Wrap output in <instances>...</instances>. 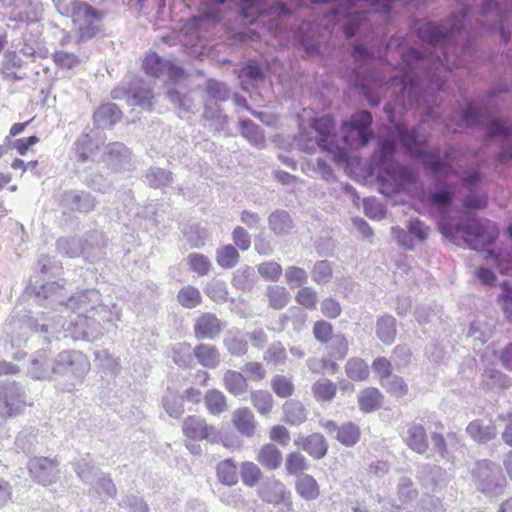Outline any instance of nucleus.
<instances>
[{
    "instance_id": "1",
    "label": "nucleus",
    "mask_w": 512,
    "mask_h": 512,
    "mask_svg": "<svg viewBox=\"0 0 512 512\" xmlns=\"http://www.w3.org/2000/svg\"><path fill=\"white\" fill-rule=\"evenodd\" d=\"M439 230L451 241L457 243L463 240L474 250H483L493 244L499 234L498 228L492 221L470 217H462L455 226L442 220L439 223Z\"/></svg>"
},
{
    "instance_id": "2",
    "label": "nucleus",
    "mask_w": 512,
    "mask_h": 512,
    "mask_svg": "<svg viewBox=\"0 0 512 512\" xmlns=\"http://www.w3.org/2000/svg\"><path fill=\"white\" fill-rule=\"evenodd\" d=\"M396 144L393 140H384L380 143L376 157L379 160L378 181L380 191L385 195L398 193L407 185L415 182V174L409 168L394 161Z\"/></svg>"
},
{
    "instance_id": "3",
    "label": "nucleus",
    "mask_w": 512,
    "mask_h": 512,
    "mask_svg": "<svg viewBox=\"0 0 512 512\" xmlns=\"http://www.w3.org/2000/svg\"><path fill=\"white\" fill-rule=\"evenodd\" d=\"M399 140L402 146L405 148L406 153L412 157H422L423 164L427 170L434 177H444L451 173V164L449 160H454L450 154H447L443 160L438 155L433 153H425L424 146L426 141L421 140L417 132L413 130H407L402 125L396 126Z\"/></svg>"
},
{
    "instance_id": "4",
    "label": "nucleus",
    "mask_w": 512,
    "mask_h": 512,
    "mask_svg": "<svg viewBox=\"0 0 512 512\" xmlns=\"http://www.w3.org/2000/svg\"><path fill=\"white\" fill-rule=\"evenodd\" d=\"M371 123L372 115L367 111L356 112L349 122H344L341 130L345 145L351 148L366 146L373 136Z\"/></svg>"
},
{
    "instance_id": "5",
    "label": "nucleus",
    "mask_w": 512,
    "mask_h": 512,
    "mask_svg": "<svg viewBox=\"0 0 512 512\" xmlns=\"http://www.w3.org/2000/svg\"><path fill=\"white\" fill-rule=\"evenodd\" d=\"M312 128L317 132V145L324 151L331 153L332 160L335 163L342 164L347 161V151L345 148L334 147L335 140V122L331 116H323L315 118L311 124Z\"/></svg>"
},
{
    "instance_id": "6",
    "label": "nucleus",
    "mask_w": 512,
    "mask_h": 512,
    "mask_svg": "<svg viewBox=\"0 0 512 512\" xmlns=\"http://www.w3.org/2000/svg\"><path fill=\"white\" fill-rule=\"evenodd\" d=\"M103 17V13L85 2L76 4L73 14V23L78 26V33L82 39H90L99 31L96 25Z\"/></svg>"
},
{
    "instance_id": "7",
    "label": "nucleus",
    "mask_w": 512,
    "mask_h": 512,
    "mask_svg": "<svg viewBox=\"0 0 512 512\" xmlns=\"http://www.w3.org/2000/svg\"><path fill=\"white\" fill-rule=\"evenodd\" d=\"M89 369L87 357L78 351H62L57 355L53 364V372L56 374H70L82 377Z\"/></svg>"
},
{
    "instance_id": "8",
    "label": "nucleus",
    "mask_w": 512,
    "mask_h": 512,
    "mask_svg": "<svg viewBox=\"0 0 512 512\" xmlns=\"http://www.w3.org/2000/svg\"><path fill=\"white\" fill-rule=\"evenodd\" d=\"M28 470L34 481L49 486L55 483L58 477V461L56 458L33 457L28 462Z\"/></svg>"
},
{
    "instance_id": "9",
    "label": "nucleus",
    "mask_w": 512,
    "mask_h": 512,
    "mask_svg": "<svg viewBox=\"0 0 512 512\" xmlns=\"http://www.w3.org/2000/svg\"><path fill=\"white\" fill-rule=\"evenodd\" d=\"M0 401L4 404L8 417L22 413L26 406L23 392L14 381L0 382Z\"/></svg>"
},
{
    "instance_id": "10",
    "label": "nucleus",
    "mask_w": 512,
    "mask_h": 512,
    "mask_svg": "<svg viewBox=\"0 0 512 512\" xmlns=\"http://www.w3.org/2000/svg\"><path fill=\"white\" fill-rule=\"evenodd\" d=\"M276 14L278 16L288 14L284 4L269 5L265 0H244L241 5V15L251 23L258 17Z\"/></svg>"
},
{
    "instance_id": "11",
    "label": "nucleus",
    "mask_w": 512,
    "mask_h": 512,
    "mask_svg": "<svg viewBox=\"0 0 512 512\" xmlns=\"http://www.w3.org/2000/svg\"><path fill=\"white\" fill-rule=\"evenodd\" d=\"M320 425L328 433H335L336 440L347 447L354 446L361 436L360 428L351 421L345 422L339 426L333 420H326L321 421Z\"/></svg>"
},
{
    "instance_id": "12",
    "label": "nucleus",
    "mask_w": 512,
    "mask_h": 512,
    "mask_svg": "<svg viewBox=\"0 0 512 512\" xmlns=\"http://www.w3.org/2000/svg\"><path fill=\"white\" fill-rule=\"evenodd\" d=\"M183 434L191 440L215 441L217 436L213 426L207 425L206 421L198 416H187L182 424Z\"/></svg>"
},
{
    "instance_id": "13",
    "label": "nucleus",
    "mask_w": 512,
    "mask_h": 512,
    "mask_svg": "<svg viewBox=\"0 0 512 512\" xmlns=\"http://www.w3.org/2000/svg\"><path fill=\"white\" fill-rule=\"evenodd\" d=\"M294 443L314 459L323 458L328 451L327 441L321 433L299 436Z\"/></svg>"
},
{
    "instance_id": "14",
    "label": "nucleus",
    "mask_w": 512,
    "mask_h": 512,
    "mask_svg": "<svg viewBox=\"0 0 512 512\" xmlns=\"http://www.w3.org/2000/svg\"><path fill=\"white\" fill-rule=\"evenodd\" d=\"M406 445L418 454H424L429 448L428 435L423 425L411 423L403 437Z\"/></svg>"
},
{
    "instance_id": "15",
    "label": "nucleus",
    "mask_w": 512,
    "mask_h": 512,
    "mask_svg": "<svg viewBox=\"0 0 512 512\" xmlns=\"http://www.w3.org/2000/svg\"><path fill=\"white\" fill-rule=\"evenodd\" d=\"M261 499L269 504L278 505L287 502L288 506H292L290 501V492L286 490L285 485L279 481L266 483L259 491Z\"/></svg>"
},
{
    "instance_id": "16",
    "label": "nucleus",
    "mask_w": 512,
    "mask_h": 512,
    "mask_svg": "<svg viewBox=\"0 0 512 512\" xmlns=\"http://www.w3.org/2000/svg\"><path fill=\"white\" fill-rule=\"evenodd\" d=\"M256 460L265 469L273 471L281 466L282 453L274 444L266 443L258 450Z\"/></svg>"
},
{
    "instance_id": "17",
    "label": "nucleus",
    "mask_w": 512,
    "mask_h": 512,
    "mask_svg": "<svg viewBox=\"0 0 512 512\" xmlns=\"http://www.w3.org/2000/svg\"><path fill=\"white\" fill-rule=\"evenodd\" d=\"M296 493L306 501L316 500L320 495V487L316 479L309 474H302L295 482Z\"/></svg>"
},
{
    "instance_id": "18",
    "label": "nucleus",
    "mask_w": 512,
    "mask_h": 512,
    "mask_svg": "<svg viewBox=\"0 0 512 512\" xmlns=\"http://www.w3.org/2000/svg\"><path fill=\"white\" fill-rule=\"evenodd\" d=\"M194 332L198 339L214 337L220 332L219 321L214 315L204 313L196 320Z\"/></svg>"
},
{
    "instance_id": "19",
    "label": "nucleus",
    "mask_w": 512,
    "mask_h": 512,
    "mask_svg": "<svg viewBox=\"0 0 512 512\" xmlns=\"http://www.w3.org/2000/svg\"><path fill=\"white\" fill-rule=\"evenodd\" d=\"M234 427L247 437L254 435L256 424L253 413L248 408H239L232 415Z\"/></svg>"
},
{
    "instance_id": "20",
    "label": "nucleus",
    "mask_w": 512,
    "mask_h": 512,
    "mask_svg": "<svg viewBox=\"0 0 512 512\" xmlns=\"http://www.w3.org/2000/svg\"><path fill=\"white\" fill-rule=\"evenodd\" d=\"M467 433L479 443H486L495 438L497 434L496 426L491 421L484 424L481 420L470 422L466 428Z\"/></svg>"
},
{
    "instance_id": "21",
    "label": "nucleus",
    "mask_w": 512,
    "mask_h": 512,
    "mask_svg": "<svg viewBox=\"0 0 512 512\" xmlns=\"http://www.w3.org/2000/svg\"><path fill=\"white\" fill-rule=\"evenodd\" d=\"M383 401V395L378 388L367 387L358 395V404L361 411L370 413L378 410Z\"/></svg>"
},
{
    "instance_id": "22",
    "label": "nucleus",
    "mask_w": 512,
    "mask_h": 512,
    "mask_svg": "<svg viewBox=\"0 0 512 512\" xmlns=\"http://www.w3.org/2000/svg\"><path fill=\"white\" fill-rule=\"evenodd\" d=\"M415 31L418 37L425 42L430 44L440 43L442 40L446 39L447 34L443 33L439 27L434 25L433 23L425 20L416 21L414 24Z\"/></svg>"
},
{
    "instance_id": "23",
    "label": "nucleus",
    "mask_w": 512,
    "mask_h": 512,
    "mask_svg": "<svg viewBox=\"0 0 512 512\" xmlns=\"http://www.w3.org/2000/svg\"><path fill=\"white\" fill-rule=\"evenodd\" d=\"M312 394L318 402H331L337 394V384L328 378L316 380L312 387Z\"/></svg>"
},
{
    "instance_id": "24",
    "label": "nucleus",
    "mask_w": 512,
    "mask_h": 512,
    "mask_svg": "<svg viewBox=\"0 0 512 512\" xmlns=\"http://www.w3.org/2000/svg\"><path fill=\"white\" fill-rule=\"evenodd\" d=\"M282 409L284 421L290 425H300L307 419L306 409L300 401H286Z\"/></svg>"
},
{
    "instance_id": "25",
    "label": "nucleus",
    "mask_w": 512,
    "mask_h": 512,
    "mask_svg": "<svg viewBox=\"0 0 512 512\" xmlns=\"http://www.w3.org/2000/svg\"><path fill=\"white\" fill-rule=\"evenodd\" d=\"M268 305L273 310H282L290 301V294L284 286H268L265 293Z\"/></svg>"
},
{
    "instance_id": "26",
    "label": "nucleus",
    "mask_w": 512,
    "mask_h": 512,
    "mask_svg": "<svg viewBox=\"0 0 512 512\" xmlns=\"http://www.w3.org/2000/svg\"><path fill=\"white\" fill-rule=\"evenodd\" d=\"M345 373L349 379L356 382L365 381L370 375L367 363L359 357H352L346 362Z\"/></svg>"
},
{
    "instance_id": "27",
    "label": "nucleus",
    "mask_w": 512,
    "mask_h": 512,
    "mask_svg": "<svg viewBox=\"0 0 512 512\" xmlns=\"http://www.w3.org/2000/svg\"><path fill=\"white\" fill-rule=\"evenodd\" d=\"M122 117V112L114 103L102 104L94 113V119L104 125H113Z\"/></svg>"
},
{
    "instance_id": "28",
    "label": "nucleus",
    "mask_w": 512,
    "mask_h": 512,
    "mask_svg": "<svg viewBox=\"0 0 512 512\" xmlns=\"http://www.w3.org/2000/svg\"><path fill=\"white\" fill-rule=\"evenodd\" d=\"M376 334L384 344H391L396 336V321L392 316H382L377 321Z\"/></svg>"
},
{
    "instance_id": "29",
    "label": "nucleus",
    "mask_w": 512,
    "mask_h": 512,
    "mask_svg": "<svg viewBox=\"0 0 512 512\" xmlns=\"http://www.w3.org/2000/svg\"><path fill=\"white\" fill-rule=\"evenodd\" d=\"M177 301L184 308L192 309L201 304L202 295L198 288L187 285L179 290Z\"/></svg>"
},
{
    "instance_id": "30",
    "label": "nucleus",
    "mask_w": 512,
    "mask_h": 512,
    "mask_svg": "<svg viewBox=\"0 0 512 512\" xmlns=\"http://www.w3.org/2000/svg\"><path fill=\"white\" fill-rule=\"evenodd\" d=\"M285 468L288 475H302L308 468L306 458L296 451L289 452L285 459Z\"/></svg>"
},
{
    "instance_id": "31",
    "label": "nucleus",
    "mask_w": 512,
    "mask_h": 512,
    "mask_svg": "<svg viewBox=\"0 0 512 512\" xmlns=\"http://www.w3.org/2000/svg\"><path fill=\"white\" fill-rule=\"evenodd\" d=\"M251 402L261 415H268L272 411L274 404L272 394L266 390L252 392Z\"/></svg>"
},
{
    "instance_id": "32",
    "label": "nucleus",
    "mask_w": 512,
    "mask_h": 512,
    "mask_svg": "<svg viewBox=\"0 0 512 512\" xmlns=\"http://www.w3.org/2000/svg\"><path fill=\"white\" fill-rule=\"evenodd\" d=\"M269 225L275 234L284 235L290 231L292 227V221L287 212L276 211L270 215Z\"/></svg>"
},
{
    "instance_id": "33",
    "label": "nucleus",
    "mask_w": 512,
    "mask_h": 512,
    "mask_svg": "<svg viewBox=\"0 0 512 512\" xmlns=\"http://www.w3.org/2000/svg\"><path fill=\"white\" fill-rule=\"evenodd\" d=\"M240 476L244 485L254 487L261 480L262 471L255 463L246 461L240 466Z\"/></svg>"
},
{
    "instance_id": "34",
    "label": "nucleus",
    "mask_w": 512,
    "mask_h": 512,
    "mask_svg": "<svg viewBox=\"0 0 512 512\" xmlns=\"http://www.w3.org/2000/svg\"><path fill=\"white\" fill-rule=\"evenodd\" d=\"M508 232L512 238V224L508 227ZM491 258L493 264L502 274H508L512 271V253L499 252L497 255L493 251H487L486 259Z\"/></svg>"
},
{
    "instance_id": "35",
    "label": "nucleus",
    "mask_w": 512,
    "mask_h": 512,
    "mask_svg": "<svg viewBox=\"0 0 512 512\" xmlns=\"http://www.w3.org/2000/svg\"><path fill=\"white\" fill-rule=\"evenodd\" d=\"M271 388L280 398H289L295 391L291 378L284 375H275L271 380Z\"/></svg>"
},
{
    "instance_id": "36",
    "label": "nucleus",
    "mask_w": 512,
    "mask_h": 512,
    "mask_svg": "<svg viewBox=\"0 0 512 512\" xmlns=\"http://www.w3.org/2000/svg\"><path fill=\"white\" fill-rule=\"evenodd\" d=\"M194 354L198 361L206 367H214L219 362V353L214 347L209 345H198L194 350Z\"/></svg>"
},
{
    "instance_id": "37",
    "label": "nucleus",
    "mask_w": 512,
    "mask_h": 512,
    "mask_svg": "<svg viewBox=\"0 0 512 512\" xmlns=\"http://www.w3.org/2000/svg\"><path fill=\"white\" fill-rule=\"evenodd\" d=\"M166 62L155 52H150L146 55L143 60V69L146 74L159 77L160 74L165 70Z\"/></svg>"
},
{
    "instance_id": "38",
    "label": "nucleus",
    "mask_w": 512,
    "mask_h": 512,
    "mask_svg": "<svg viewBox=\"0 0 512 512\" xmlns=\"http://www.w3.org/2000/svg\"><path fill=\"white\" fill-rule=\"evenodd\" d=\"M226 387L235 395L244 393L247 390V379L242 373L228 371L226 373Z\"/></svg>"
},
{
    "instance_id": "39",
    "label": "nucleus",
    "mask_w": 512,
    "mask_h": 512,
    "mask_svg": "<svg viewBox=\"0 0 512 512\" xmlns=\"http://www.w3.org/2000/svg\"><path fill=\"white\" fill-rule=\"evenodd\" d=\"M372 368L377 375L381 385L392 377L393 366L390 360L385 357H377L372 362Z\"/></svg>"
},
{
    "instance_id": "40",
    "label": "nucleus",
    "mask_w": 512,
    "mask_h": 512,
    "mask_svg": "<svg viewBox=\"0 0 512 512\" xmlns=\"http://www.w3.org/2000/svg\"><path fill=\"white\" fill-rule=\"evenodd\" d=\"M314 338L321 344H327L333 339V325L325 320H318L313 324Z\"/></svg>"
},
{
    "instance_id": "41",
    "label": "nucleus",
    "mask_w": 512,
    "mask_h": 512,
    "mask_svg": "<svg viewBox=\"0 0 512 512\" xmlns=\"http://www.w3.org/2000/svg\"><path fill=\"white\" fill-rule=\"evenodd\" d=\"M257 271L262 278L272 282L278 281L283 273L281 265L274 261L261 263L258 265Z\"/></svg>"
},
{
    "instance_id": "42",
    "label": "nucleus",
    "mask_w": 512,
    "mask_h": 512,
    "mask_svg": "<svg viewBox=\"0 0 512 512\" xmlns=\"http://www.w3.org/2000/svg\"><path fill=\"white\" fill-rule=\"evenodd\" d=\"M295 300L299 305L309 310H314L318 302L317 293L311 287H302L296 293Z\"/></svg>"
},
{
    "instance_id": "43",
    "label": "nucleus",
    "mask_w": 512,
    "mask_h": 512,
    "mask_svg": "<svg viewBox=\"0 0 512 512\" xmlns=\"http://www.w3.org/2000/svg\"><path fill=\"white\" fill-rule=\"evenodd\" d=\"M187 262L190 269L200 276L206 275L211 268V263L209 262L207 257H205L202 254H190L188 256Z\"/></svg>"
},
{
    "instance_id": "44",
    "label": "nucleus",
    "mask_w": 512,
    "mask_h": 512,
    "mask_svg": "<svg viewBox=\"0 0 512 512\" xmlns=\"http://www.w3.org/2000/svg\"><path fill=\"white\" fill-rule=\"evenodd\" d=\"M263 359L268 364H283L287 359V353L280 343L272 344L265 352Z\"/></svg>"
},
{
    "instance_id": "45",
    "label": "nucleus",
    "mask_w": 512,
    "mask_h": 512,
    "mask_svg": "<svg viewBox=\"0 0 512 512\" xmlns=\"http://www.w3.org/2000/svg\"><path fill=\"white\" fill-rule=\"evenodd\" d=\"M349 351V344L344 335L334 337V342L329 347V356L336 360H343Z\"/></svg>"
},
{
    "instance_id": "46",
    "label": "nucleus",
    "mask_w": 512,
    "mask_h": 512,
    "mask_svg": "<svg viewBox=\"0 0 512 512\" xmlns=\"http://www.w3.org/2000/svg\"><path fill=\"white\" fill-rule=\"evenodd\" d=\"M285 280L290 287H299L307 281V273L303 268L290 266L285 271Z\"/></svg>"
},
{
    "instance_id": "47",
    "label": "nucleus",
    "mask_w": 512,
    "mask_h": 512,
    "mask_svg": "<svg viewBox=\"0 0 512 512\" xmlns=\"http://www.w3.org/2000/svg\"><path fill=\"white\" fill-rule=\"evenodd\" d=\"M332 277V267L327 261L317 262L312 269V279L318 283H327Z\"/></svg>"
},
{
    "instance_id": "48",
    "label": "nucleus",
    "mask_w": 512,
    "mask_h": 512,
    "mask_svg": "<svg viewBox=\"0 0 512 512\" xmlns=\"http://www.w3.org/2000/svg\"><path fill=\"white\" fill-rule=\"evenodd\" d=\"M205 403L211 414H219L224 408V397L221 392L210 390L205 395Z\"/></svg>"
},
{
    "instance_id": "49",
    "label": "nucleus",
    "mask_w": 512,
    "mask_h": 512,
    "mask_svg": "<svg viewBox=\"0 0 512 512\" xmlns=\"http://www.w3.org/2000/svg\"><path fill=\"white\" fill-rule=\"evenodd\" d=\"M388 393L396 397H403L408 392V386L405 383L404 379L399 376H393L390 380H387L384 385H382Z\"/></svg>"
},
{
    "instance_id": "50",
    "label": "nucleus",
    "mask_w": 512,
    "mask_h": 512,
    "mask_svg": "<svg viewBox=\"0 0 512 512\" xmlns=\"http://www.w3.org/2000/svg\"><path fill=\"white\" fill-rule=\"evenodd\" d=\"M54 63L60 68L71 69L79 64V58L66 51H57L53 54Z\"/></svg>"
},
{
    "instance_id": "51",
    "label": "nucleus",
    "mask_w": 512,
    "mask_h": 512,
    "mask_svg": "<svg viewBox=\"0 0 512 512\" xmlns=\"http://www.w3.org/2000/svg\"><path fill=\"white\" fill-rule=\"evenodd\" d=\"M243 373L246 375V379L252 381H261L266 376V371L263 365L259 362H248L242 368Z\"/></svg>"
},
{
    "instance_id": "52",
    "label": "nucleus",
    "mask_w": 512,
    "mask_h": 512,
    "mask_svg": "<svg viewBox=\"0 0 512 512\" xmlns=\"http://www.w3.org/2000/svg\"><path fill=\"white\" fill-rule=\"evenodd\" d=\"M269 438L275 443L287 446L290 442V433L285 426L274 425L269 430Z\"/></svg>"
},
{
    "instance_id": "53",
    "label": "nucleus",
    "mask_w": 512,
    "mask_h": 512,
    "mask_svg": "<svg viewBox=\"0 0 512 512\" xmlns=\"http://www.w3.org/2000/svg\"><path fill=\"white\" fill-rule=\"evenodd\" d=\"M341 311L342 309L339 302L333 298H325L321 302V312L329 319L337 318L341 314Z\"/></svg>"
},
{
    "instance_id": "54",
    "label": "nucleus",
    "mask_w": 512,
    "mask_h": 512,
    "mask_svg": "<svg viewBox=\"0 0 512 512\" xmlns=\"http://www.w3.org/2000/svg\"><path fill=\"white\" fill-rule=\"evenodd\" d=\"M428 203L437 208L447 207L452 200V193L449 191H439L428 196Z\"/></svg>"
},
{
    "instance_id": "55",
    "label": "nucleus",
    "mask_w": 512,
    "mask_h": 512,
    "mask_svg": "<svg viewBox=\"0 0 512 512\" xmlns=\"http://www.w3.org/2000/svg\"><path fill=\"white\" fill-rule=\"evenodd\" d=\"M409 232L414 235L418 240L424 241L428 238L429 235V227L426 226L419 219H413L410 221L408 226Z\"/></svg>"
},
{
    "instance_id": "56",
    "label": "nucleus",
    "mask_w": 512,
    "mask_h": 512,
    "mask_svg": "<svg viewBox=\"0 0 512 512\" xmlns=\"http://www.w3.org/2000/svg\"><path fill=\"white\" fill-rule=\"evenodd\" d=\"M199 20L202 22H218L221 20V10L218 5L201 7Z\"/></svg>"
},
{
    "instance_id": "57",
    "label": "nucleus",
    "mask_w": 512,
    "mask_h": 512,
    "mask_svg": "<svg viewBox=\"0 0 512 512\" xmlns=\"http://www.w3.org/2000/svg\"><path fill=\"white\" fill-rule=\"evenodd\" d=\"M232 238H233L235 245L239 249L245 251L250 247V243H251L250 237L244 228H242V227L235 228L233 231V234H232Z\"/></svg>"
},
{
    "instance_id": "58",
    "label": "nucleus",
    "mask_w": 512,
    "mask_h": 512,
    "mask_svg": "<svg viewBox=\"0 0 512 512\" xmlns=\"http://www.w3.org/2000/svg\"><path fill=\"white\" fill-rule=\"evenodd\" d=\"M38 142L39 138L37 136L33 135L29 137H24L15 140L13 143V148H15L16 151L23 156L30 150V148L33 145L37 144Z\"/></svg>"
},
{
    "instance_id": "59",
    "label": "nucleus",
    "mask_w": 512,
    "mask_h": 512,
    "mask_svg": "<svg viewBox=\"0 0 512 512\" xmlns=\"http://www.w3.org/2000/svg\"><path fill=\"white\" fill-rule=\"evenodd\" d=\"M165 70L167 71L169 79L174 83L184 79L186 76L185 71L181 67L170 61L166 62Z\"/></svg>"
},
{
    "instance_id": "60",
    "label": "nucleus",
    "mask_w": 512,
    "mask_h": 512,
    "mask_svg": "<svg viewBox=\"0 0 512 512\" xmlns=\"http://www.w3.org/2000/svg\"><path fill=\"white\" fill-rule=\"evenodd\" d=\"M476 276L484 285L494 286L496 283L495 274L488 268H478L476 270Z\"/></svg>"
},
{
    "instance_id": "61",
    "label": "nucleus",
    "mask_w": 512,
    "mask_h": 512,
    "mask_svg": "<svg viewBox=\"0 0 512 512\" xmlns=\"http://www.w3.org/2000/svg\"><path fill=\"white\" fill-rule=\"evenodd\" d=\"M364 209L366 215L372 219L380 218L384 214L383 207L372 201H364Z\"/></svg>"
},
{
    "instance_id": "62",
    "label": "nucleus",
    "mask_w": 512,
    "mask_h": 512,
    "mask_svg": "<svg viewBox=\"0 0 512 512\" xmlns=\"http://www.w3.org/2000/svg\"><path fill=\"white\" fill-rule=\"evenodd\" d=\"M498 358L505 369L512 371V342L500 351Z\"/></svg>"
},
{
    "instance_id": "63",
    "label": "nucleus",
    "mask_w": 512,
    "mask_h": 512,
    "mask_svg": "<svg viewBox=\"0 0 512 512\" xmlns=\"http://www.w3.org/2000/svg\"><path fill=\"white\" fill-rule=\"evenodd\" d=\"M243 134L254 142L262 141L263 135L253 123H243Z\"/></svg>"
},
{
    "instance_id": "64",
    "label": "nucleus",
    "mask_w": 512,
    "mask_h": 512,
    "mask_svg": "<svg viewBox=\"0 0 512 512\" xmlns=\"http://www.w3.org/2000/svg\"><path fill=\"white\" fill-rule=\"evenodd\" d=\"M480 113L474 109L471 105L463 112L462 119L467 126H472L480 122Z\"/></svg>"
}]
</instances>
